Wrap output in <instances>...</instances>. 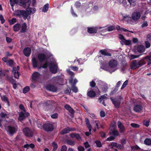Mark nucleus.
<instances>
[{
  "label": "nucleus",
  "mask_w": 151,
  "mask_h": 151,
  "mask_svg": "<svg viewBox=\"0 0 151 151\" xmlns=\"http://www.w3.org/2000/svg\"><path fill=\"white\" fill-rule=\"evenodd\" d=\"M20 109L22 110V111L20 112L19 114V120L20 121L24 119L26 117L28 116L29 114L28 112H26L25 110L24 106L20 104L19 106Z\"/></svg>",
  "instance_id": "1"
},
{
  "label": "nucleus",
  "mask_w": 151,
  "mask_h": 151,
  "mask_svg": "<svg viewBox=\"0 0 151 151\" xmlns=\"http://www.w3.org/2000/svg\"><path fill=\"white\" fill-rule=\"evenodd\" d=\"M50 71L52 73L55 74L57 72L58 67L57 64L55 61L50 62L49 63Z\"/></svg>",
  "instance_id": "2"
},
{
  "label": "nucleus",
  "mask_w": 151,
  "mask_h": 151,
  "mask_svg": "<svg viewBox=\"0 0 151 151\" xmlns=\"http://www.w3.org/2000/svg\"><path fill=\"white\" fill-rule=\"evenodd\" d=\"M18 15L19 16H22L23 17V19L25 20L27 19L28 20L30 19V16L27 12L24 10H20L18 12Z\"/></svg>",
  "instance_id": "3"
},
{
  "label": "nucleus",
  "mask_w": 151,
  "mask_h": 151,
  "mask_svg": "<svg viewBox=\"0 0 151 151\" xmlns=\"http://www.w3.org/2000/svg\"><path fill=\"white\" fill-rule=\"evenodd\" d=\"M24 135L27 137H31L33 135V132L32 130L28 127H25L23 130Z\"/></svg>",
  "instance_id": "4"
},
{
  "label": "nucleus",
  "mask_w": 151,
  "mask_h": 151,
  "mask_svg": "<svg viewBox=\"0 0 151 151\" xmlns=\"http://www.w3.org/2000/svg\"><path fill=\"white\" fill-rule=\"evenodd\" d=\"M7 130L9 134L12 135L17 131V129L16 127L9 126L7 127Z\"/></svg>",
  "instance_id": "5"
},
{
  "label": "nucleus",
  "mask_w": 151,
  "mask_h": 151,
  "mask_svg": "<svg viewBox=\"0 0 151 151\" xmlns=\"http://www.w3.org/2000/svg\"><path fill=\"white\" fill-rule=\"evenodd\" d=\"M43 126L44 129L47 131H51L54 129L53 125L49 123L44 124Z\"/></svg>",
  "instance_id": "6"
},
{
  "label": "nucleus",
  "mask_w": 151,
  "mask_h": 151,
  "mask_svg": "<svg viewBox=\"0 0 151 151\" xmlns=\"http://www.w3.org/2000/svg\"><path fill=\"white\" fill-rule=\"evenodd\" d=\"M140 13L138 12H133L131 16L132 19L134 21H136L139 19L140 17Z\"/></svg>",
  "instance_id": "7"
},
{
  "label": "nucleus",
  "mask_w": 151,
  "mask_h": 151,
  "mask_svg": "<svg viewBox=\"0 0 151 151\" xmlns=\"http://www.w3.org/2000/svg\"><path fill=\"white\" fill-rule=\"evenodd\" d=\"M29 0H20V5L24 8L29 6L30 3L29 2Z\"/></svg>",
  "instance_id": "8"
},
{
  "label": "nucleus",
  "mask_w": 151,
  "mask_h": 151,
  "mask_svg": "<svg viewBox=\"0 0 151 151\" xmlns=\"http://www.w3.org/2000/svg\"><path fill=\"white\" fill-rule=\"evenodd\" d=\"M118 65L117 61L115 60H112L109 61V65L111 68H115Z\"/></svg>",
  "instance_id": "9"
},
{
  "label": "nucleus",
  "mask_w": 151,
  "mask_h": 151,
  "mask_svg": "<svg viewBox=\"0 0 151 151\" xmlns=\"http://www.w3.org/2000/svg\"><path fill=\"white\" fill-rule=\"evenodd\" d=\"M117 125L118 128L119 129L120 132L121 133L124 132L125 128L123 124L120 121H119L118 122Z\"/></svg>",
  "instance_id": "10"
},
{
  "label": "nucleus",
  "mask_w": 151,
  "mask_h": 151,
  "mask_svg": "<svg viewBox=\"0 0 151 151\" xmlns=\"http://www.w3.org/2000/svg\"><path fill=\"white\" fill-rule=\"evenodd\" d=\"M110 99L113 104L116 107H119L120 104V101L116 99H113L112 98H110Z\"/></svg>",
  "instance_id": "11"
},
{
  "label": "nucleus",
  "mask_w": 151,
  "mask_h": 151,
  "mask_svg": "<svg viewBox=\"0 0 151 151\" xmlns=\"http://www.w3.org/2000/svg\"><path fill=\"white\" fill-rule=\"evenodd\" d=\"M46 88L47 90L54 92L56 91L57 89L56 86L51 85L47 86L46 87Z\"/></svg>",
  "instance_id": "12"
},
{
  "label": "nucleus",
  "mask_w": 151,
  "mask_h": 151,
  "mask_svg": "<svg viewBox=\"0 0 151 151\" xmlns=\"http://www.w3.org/2000/svg\"><path fill=\"white\" fill-rule=\"evenodd\" d=\"M17 68L15 67H13L12 69V73L14 77L18 79L19 78V73L18 71Z\"/></svg>",
  "instance_id": "13"
},
{
  "label": "nucleus",
  "mask_w": 151,
  "mask_h": 151,
  "mask_svg": "<svg viewBox=\"0 0 151 151\" xmlns=\"http://www.w3.org/2000/svg\"><path fill=\"white\" fill-rule=\"evenodd\" d=\"M131 67V68L133 69H135L139 67V65H138V62L136 60H134L132 61Z\"/></svg>",
  "instance_id": "14"
},
{
  "label": "nucleus",
  "mask_w": 151,
  "mask_h": 151,
  "mask_svg": "<svg viewBox=\"0 0 151 151\" xmlns=\"http://www.w3.org/2000/svg\"><path fill=\"white\" fill-rule=\"evenodd\" d=\"M38 58L39 60L41 62L42 61L47 59L45 55L42 53H40L38 54Z\"/></svg>",
  "instance_id": "15"
},
{
  "label": "nucleus",
  "mask_w": 151,
  "mask_h": 151,
  "mask_svg": "<svg viewBox=\"0 0 151 151\" xmlns=\"http://www.w3.org/2000/svg\"><path fill=\"white\" fill-rule=\"evenodd\" d=\"M31 52V49L29 47L24 48L23 50L24 54L27 56H28L30 55Z\"/></svg>",
  "instance_id": "16"
},
{
  "label": "nucleus",
  "mask_w": 151,
  "mask_h": 151,
  "mask_svg": "<svg viewBox=\"0 0 151 151\" xmlns=\"http://www.w3.org/2000/svg\"><path fill=\"white\" fill-rule=\"evenodd\" d=\"M65 108L68 110L71 114H73L74 113V110L69 105L66 104L64 106Z\"/></svg>",
  "instance_id": "17"
},
{
  "label": "nucleus",
  "mask_w": 151,
  "mask_h": 151,
  "mask_svg": "<svg viewBox=\"0 0 151 151\" xmlns=\"http://www.w3.org/2000/svg\"><path fill=\"white\" fill-rule=\"evenodd\" d=\"M40 76V74L38 72H35L32 75V78L35 80L38 78Z\"/></svg>",
  "instance_id": "18"
},
{
  "label": "nucleus",
  "mask_w": 151,
  "mask_h": 151,
  "mask_svg": "<svg viewBox=\"0 0 151 151\" xmlns=\"http://www.w3.org/2000/svg\"><path fill=\"white\" fill-rule=\"evenodd\" d=\"M71 129H70V128L67 127L63 129L60 132V134H65L68 133L70 131H71Z\"/></svg>",
  "instance_id": "19"
},
{
  "label": "nucleus",
  "mask_w": 151,
  "mask_h": 151,
  "mask_svg": "<svg viewBox=\"0 0 151 151\" xmlns=\"http://www.w3.org/2000/svg\"><path fill=\"white\" fill-rule=\"evenodd\" d=\"M97 31V30L96 28L88 27V32L89 33H96Z\"/></svg>",
  "instance_id": "20"
},
{
  "label": "nucleus",
  "mask_w": 151,
  "mask_h": 151,
  "mask_svg": "<svg viewBox=\"0 0 151 151\" xmlns=\"http://www.w3.org/2000/svg\"><path fill=\"white\" fill-rule=\"evenodd\" d=\"M142 107L140 105H137L135 106L134 107V110L137 112H139L142 109Z\"/></svg>",
  "instance_id": "21"
},
{
  "label": "nucleus",
  "mask_w": 151,
  "mask_h": 151,
  "mask_svg": "<svg viewBox=\"0 0 151 151\" xmlns=\"http://www.w3.org/2000/svg\"><path fill=\"white\" fill-rule=\"evenodd\" d=\"M137 50L138 52L141 53L142 52L145 50V47L142 45H139L137 47Z\"/></svg>",
  "instance_id": "22"
},
{
  "label": "nucleus",
  "mask_w": 151,
  "mask_h": 151,
  "mask_svg": "<svg viewBox=\"0 0 151 151\" xmlns=\"http://www.w3.org/2000/svg\"><path fill=\"white\" fill-rule=\"evenodd\" d=\"M87 94L89 97L91 98L94 97L96 96V93L93 91H88Z\"/></svg>",
  "instance_id": "23"
},
{
  "label": "nucleus",
  "mask_w": 151,
  "mask_h": 151,
  "mask_svg": "<svg viewBox=\"0 0 151 151\" xmlns=\"http://www.w3.org/2000/svg\"><path fill=\"white\" fill-rule=\"evenodd\" d=\"M27 25L25 23H23L22 25L21 29L20 31L21 32H26L27 29Z\"/></svg>",
  "instance_id": "24"
},
{
  "label": "nucleus",
  "mask_w": 151,
  "mask_h": 151,
  "mask_svg": "<svg viewBox=\"0 0 151 151\" xmlns=\"http://www.w3.org/2000/svg\"><path fill=\"white\" fill-rule=\"evenodd\" d=\"M101 54L107 56H111V55L110 53L107 52V50L104 49L103 50H101L99 51Z\"/></svg>",
  "instance_id": "25"
},
{
  "label": "nucleus",
  "mask_w": 151,
  "mask_h": 151,
  "mask_svg": "<svg viewBox=\"0 0 151 151\" xmlns=\"http://www.w3.org/2000/svg\"><path fill=\"white\" fill-rule=\"evenodd\" d=\"M21 25L20 24H16L13 27L14 30L15 32L18 31L21 27Z\"/></svg>",
  "instance_id": "26"
},
{
  "label": "nucleus",
  "mask_w": 151,
  "mask_h": 151,
  "mask_svg": "<svg viewBox=\"0 0 151 151\" xmlns=\"http://www.w3.org/2000/svg\"><path fill=\"white\" fill-rule=\"evenodd\" d=\"M35 11V9L34 8H28L27 9V11L29 15L32 13H34Z\"/></svg>",
  "instance_id": "27"
},
{
  "label": "nucleus",
  "mask_w": 151,
  "mask_h": 151,
  "mask_svg": "<svg viewBox=\"0 0 151 151\" xmlns=\"http://www.w3.org/2000/svg\"><path fill=\"white\" fill-rule=\"evenodd\" d=\"M86 120V125H87V127L89 129V131L90 132H91V131L92 127L91 125L89 123V120L88 119L86 118L85 119Z\"/></svg>",
  "instance_id": "28"
},
{
  "label": "nucleus",
  "mask_w": 151,
  "mask_h": 151,
  "mask_svg": "<svg viewBox=\"0 0 151 151\" xmlns=\"http://www.w3.org/2000/svg\"><path fill=\"white\" fill-rule=\"evenodd\" d=\"M77 81H78L76 79H73L72 78H71L69 80V82L71 84V86L75 85Z\"/></svg>",
  "instance_id": "29"
},
{
  "label": "nucleus",
  "mask_w": 151,
  "mask_h": 151,
  "mask_svg": "<svg viewBox=\"0 0 151 151\" xmlns=\"http://www.w3.org/2000/svg\"><path fill=\"white\" fill-rule=\"evenodd\" d=\"M66 142L69 145L71 146H73L75 144V141L70 139H67L66 140Z\"/></svg>",
  "instance_id": "30"
},
{
  "label": "nucleus",
  "mask_w": 151,
  "mask_h": 151,
  "mask_svg": "<svg viewBox=\"0 0 151 151\" xmlns=\"http://www.w3.org/2000/svg\"><path fill=\"white\" fill-rule=\"evenodd\" d=\"M18 0H10L9 2L10 4L12 7V9L13 10V7L14 6L15 4H16L18 3Z\"/></svg>",
  "instance_id": "31"
},
{
  "label": "nucleus",
  "mask_w": 151,
  "mask_h": 151,
  "mask_svg": "<svg viewBox=\"0 0 151 151\" xmlns=\"http://www.w3.org/2000/svg\"><path fill=\"white\" fill-rule=\"evenodd\" d=\"M32 64L34 68H36L37 65V62L35 58H33L32 60Z\"/></svg>",
  "instance_id": "32"
},
{
  "label": "nucleus",
  "mask_w": 151,
  "mask_h": 151,
  "mask_svg": "<svg viewBox=\"0 0 151 151\" xmlns=\"http://www.w3.org/2000/svg\"><path fill=\"white\" fill-rule=\"evenodd\" d=\"M145 144L148 145H151V139L149 138L146 139L144 141Z\"/></svg>",
  "instance_id": "33"
},
{
  "label": "nucleus",
  "mask_w": 151,
  "mask_h": 151,
  "mask_svg": "<svg viewBox=\"0 0 151 151\" xmlns=\"http://www.w3.org/2000/svg\"><path fill=\"white\" fill-rule=\"evenodd\" d=\"M109 134H113L114 135L118 136L119 135V132L118 131L116 130H114L110 131L109 132Z\"/></svg>",
  "instance_id": "34"
},
{
  "label": "nucleus",
  "mask_w": 151,
  "mask_h": 151,
  "mask_svg": "<svg viewBox=\"0 0 151 151\" xmlns=\"http://www.w3.org/2000/svg\"><path fill=\"white\" fill-rule=\"evenodd\" d=\"M1 98L3 101L7 102L8 105H9V103L8 101V99L7 97L3 95L1 96Z\"/></svg>",
  "instance_id": "35"
},
{
  "label": "nucleus",
  "mask_w": 151,
  "mask_h": 151,
  "mask_svg": "<svg viewBox=\"0 0 151 151\" xmlns=\"http://www.w3.org/2000/svg\"><path fill=\"white\" fill-rule=\"evenodd\" d=\"M52 146L53 147V151H55L58 148V145L55 142H53L52 144Z\"/></svg>",
  "instance_id": "36"
},
{
  "label": "nucleus",
  "mask_w": 151,
  "mask_h": 151,
  "mask_svg": "<svg viewBox=\"0 0 151 151\" xmlns=\"http://www.w3.org/2000/svg\"><path fill=\"white\" fill-rule=\"evenodd\" d=\"M48 6H49V5L48 4H46L45 6H44L43 9V11L44 12H47L48 9Z\"/></svg>",
  "instance_id": "37"
},
{
  "label": "nucleus",
  "mask_w": 151,
  "mask_h": 151,
  "mask_svg": "<svg viewBox=\"0 0 151 151\" xmlns=\"http://www.w3.org/2000/svg\"><path fill=\"white\" fill-rule=\"evenodd\" d=\"M6 64L7 65L12 66L13 65V60H9L7 62Z\"/></svg>",
  "instance_id": "38"
},
{
  "label": "nucleus",
  "mask_w": 151,
  "mask_h": 151,
  "mask_svg": "<svg viewBox=\"0 0 151 151\" xmlns=\"http://www.w3.org/2000/svg\"><path fill=\"white\" fill-rule=\"evenodd\" d=\"M25 148H28L29 147H30L31 148H33L35 147V145L33 144H27L25 145L24 146Z\"/></svg>",
  "instance_id": "39"
},
{
  "label": "nucleus",
  "mask_w": 151,
  "mask_h": 151,
  "mask_svg": "<svg viewBox=\"0 0 151 151\" xmlns=\"http://www.w3.org/2000/svg\"><path fill=\"white\" fill-rule=\"evenodd\" d=\"M29 90V86H26L25 87L23 90V92L24 93H26L28 92Z\"/></svg>",
  "instance_id": "40"
},
{
  "label": "nucleus",
  "mask_w": 151,
  "mask_h": 151,
  "mask_svg": "<svg viewBox=\"0 0 151 151\" xmlns=\"http://www.w3.org/2000/svg\"><path fill=\"white\" fill-rule=\"evenodd\" d=\"M71 89L75 93L77 92L78 91V88L75 86V85L71 86Z\"/></svg>",
  "instance_id": "41"
},
{
  "label": "nucleus",
  "mask_w": 151,
  "mask_h": 151,
  "mask_svg": "<svg viewBox=\"0 0 151 151\" xmlns=\"http://www.w3.org/2000/svg\"><path fill=\"white\" fill-rule=\"evenodd\" d=\"M145 58L147 59L148 65H149L151 63V56H147L145 57Z\"/></svg>",
  "instance_id": "42"
},
{
  "label": "nucleus",
  "mask_w": 151,
  "mask_h": 151,
  "mask_svg": "<svg viewBox=\"0 0 151 151\" xmlns=\"http://www.w3.org/2000/svg\"><path fill=\"white\" fill-rule=\"evenodd\" d=\"M122 42L126 45H129L131 43V41L130 40H126L125 39V41H123Z\"/></svg>",
  "instance_id": "43"
},
{
  "label": "nucleus",
  "mask_w": 151,
  "mask_h": 151,
  "mask_svg": "<svg viewBox=\"0 0 151 151\" xmlns=\"http://www.w3.org/2000/svg\"><path fill=\"white\" fill-rule=\"evenodd\" d=\"M131 126L133 128H138L139 127V125L135 123H132Z\"/></svg>",
  "instance_id": "44"
},
{
  "label": "nucleus",
  "mask_w": 151,
  "mask_h": 151,
  "mask_svg": "<svg viewBox=\"0 0 151 151\" xmlns=\"http://www.w3.org/2000/svg\"><path fill=\"white\" fill-rule=\"evenodd\" d=\"M138 65H139V67L145 64L144 61L143 60H140L138 62Z\"/></svg>",
  "instance_id": "45"
},
{
  "label": "nucleus",
  "mask_w": 151,
  "mask_h": 151,
  "mask_svg": "<svg viewBox=\"0 0 151 151\" xmlns=\"http://www.w3.org/2000/svg\"><path fill=\"white\" fill-rule=\"evenodd\" d=\"M75 138H76L77 140L79 141L81 140L82 138L80 135L78 134H76Z\"/></svg>",
  "instance_id": "46"
},
{
  "label": "nucleus",
  "mask_w": 151,
  "mask_h": 151,
  "mask_svg": "<svg viewBox=\"0 0 151 151\" xmlns=\"http://www.w3.org/2000/svg\"><path fill=\"white\" fill-rule=\"evenodd\" d=\"M115 29V27L114 26H110L108 28V31H111L114 29Z\"/></svg>",
  "instance_id": "47"
},
{
  "label": "nucleus",
  "mask_w": 151,
  "mask_h": 151,
  "mask_svg": "<svg viewBox=\"0 0 151 151\" xmlns=\"http://www.w3.org/2000/svg\"><path fill=\"white\" fill-rule=\"evenodd\" d=\"M16 22V19L15 18H13L12 20L9 21V23L10 24H12Z\"/></svg>",
  "instance_id": "48"
},
{
  "label": "nucleus",
  "mask_w": 151,
  "mask_h": 151,
  "mask_svg": "<svg viewBox=\"0 0 151 151\" xmlns=\"http://www.w3.org/2000/svg\"><path fill=\"white\" fill-rule=\"evenodd\" d=\"M131 5H132L133 6H134L135 5V3L134 0H128Z\"/></svg>",
  "instance_id": "49"
},
{
  "label": "nucleus",
  "mask_w": 151,
  "mask_h": 151,
  "mask_svg": "<svg viewBox=\"0 0 151 151\" xmlns=\"http://www.w3.org/2000/svg\"><path fill=\"white\" fill-rule=\"evenodd\" d=\"M145 45L146 48H148L150 46V43L148 41L145 42Z\"/></svg>",
  "instance_id": "50"
},
{
  "label": "nucleus",
  "mask_w": 151,
  "mask_h": 151,
  "mask_svg": "<svg viewBox=\"0 0 151 151\" xmlns=\"http://www.w3.org/2000/svg\"><path fill=\"white\" fill-rule=\"evenodd\" d=\"M149 121H145L143 122V124L147 127H148L149 125Z\"/></svg>",
  "instance_id": "51"
},
{
  "label": "nucleus",
  "mask_w": 151,
  "mask_h": 151,
  "mask_svg": "<svg viewBox=\"0 0 151 151\" xmlns=\"http://www.w3.org/2000/svg\"><path fill=\"white\" fill-rule=\"evenodd\" d=\"M128 83V81L127 80H126L125 81L123 85L122 86L121 88V89H122L124 88L127 85Z\"/></svg>",
  "instance_id": "52"
},
{
  "label": "nucleus",
  "mask_w": 151,
  "mask_h": 151,
  "mask_svg": "<svg viewBox=\"0 0 151 151\" xmlns=\"http://www.w3.org/2000/svg\"><path fill=\"white\" fill-rule=\"evenodd\" d=\"M67 71L68 74L71 76V78H72L73 76H74V73L70 71L69 70H67Z\"/></svg>",
  "instance_id": "53"
},
{
  "label": "nucleus",
  "mask_w": 151,
  "mask_h": 151,
  "mask_svg": "<svg viewBox=\"0 0 151 151\" xmlns=\"http://www.w3.org/2000/svg\"><path fill=\"white\" fill-rule=\"evenodd\" d=\"M115 138V137L113 136H111L110 137L108 138L107 139V140L108 141H112V140H114Z\"/></svg>",
  "instance_id": "54"
},
{
  "label": "nucleus",
  "mask_w": 151,
  "mask_h": 151,
  "mask_svg": "<svg viewBox=\"0 0 151 151\" xmlns=\"http://www.w3.org/2000/svg\"><path fill=\"white\" fill-rule=\"evenodd\" d=\"M67 147L66 146L64 145L62 147L61 149V151H66Z\"/></svg>",
  "instance_id": "55"
},
{
  "label": "nucleus",
  "mask_w": 151,
  "mask_h": 151,
  "mask_svg": "<svg viewBox=\"0 0 151 151\" xmlns=\"http://www.w3.org/2000/svg\"><path fill=\"white\" fill-rule=\"evenodd\" d=\"M124 146L123 145H121L118 144L117 147H116V148L120 150L123 149L124 148Z\"/></svg>",
  "instance_id": "56"
},
{
  "label": "nucleus",
  "mask_w": 151,
  "mask_h": 151,
  "mask_svg": "<svg viewBox=\"0 0 151 151\" xmlns=\"http://www.w3.org/2000/svg\"><path fill=\"white\" fill-rule=\"evenodd\" d=\"M95 143L97 147H100L102 146L101 143L99 141H97L95 142Z\"/></svg>",
  "instance_id": "57"
},
{
  "label": "nucleus",
  "mask_w": 151,
  "mask_h": 151,
  "mask_svg": "<svg viewBox=\"0 0 151 151\" xmlns=\"http://www.w3.org/2000/svg\"><path fill=\"white\" fill-rule=\"evenodd\" d=\"M119 38L121 39V40L122 42L123 41H125V39L123 35L119 34Z\"/></svg>",
  "instance_id": "58"
},
{
  "label": "nucleus",
  "mask_w": 151,
  "mask_h": 151,
  "mask_svg": "<svg viewBox=\"0 0 151 151\" xmlns=\"http://www.w3.org/2000/svg\"><path fill=\"white\" fill-rule=\"evenodd\" d=\"M47 65H48V63L47 62H46L42 66H40L39 68H40L41 67L43 68H46L47 67Z\"/></svg>",
  "instance_id": "59"
},
{
  "label": "nucleus",
  "mask_w": 151,
  "mask_h": 151,
  "mask_svg": "<svg viewBox=\"0 0 151 151\" xmlns=\"http://www.w3.org/2000/svg\"><path fill=\"white\" fill-rule=\"evenodd\" d=\"M0 20L1 21L2 24H3L5 22V20L4 18V17L2 15H0Z\"/></svg>",
  "instance_id": "60"
},
{
  "label": "nucleus",
  "mask_w": 151,
  "mask_h": 151,
  "mask_svg": "<svg viewBox=\"0 0 151 151\" xmlns=\"http://www.w3.org/2000/svg\"><path fill=\"white\" fill-rule=\"evenodd\" d=\"M100 114L101 117H104L105 116V112L103 111H101L100 112Z\"/></svg>",
  "instance_id": "61"
},
{
  "label": "nucleus",
  "mask_w": 151,
  "mask_h": 151,
  "mask_svg": "<svg viewBox=\"0 0 151 151\" xmlns=\"http://www.w3.org/2000/svg\"><path fill=\"white\" fill-rule=\"evenodd\" d=\"M96 85L95 83L93 81H92L90 83V85L92 87H94Z\"/></svg>",
  "instance_id": "62"
},
{
  "label": "nucleus",
  "mask_w": 151,
  "mask_h": 151,
  "mask_svg": "<svg viewBox=\"0 0 151 151\" xmlns=\"http://www.w3.org/2000/svg\"><path fill=\"white\" fill-rule=\"evenodd\" d=\"M78 149L79 151H84V148L81 146H79L78 147Z\"/></svg>",
  "instance_id": "63"
},
{
  "label": "nucleus",
  "mask_w": 151,
  "mask_h": 151,
  "mask_svg": "<svg viewBox=\"0 0 151 151\" xmlns=\"http://www.w3.org/2000/svg\"><path fill=\"white\" fill-rule=\"evenodd\" d=\"M147 40L150 41H151V34H148L147 37Z\"/></svg>",
  "instance_id": "64"
}]
</instances>
